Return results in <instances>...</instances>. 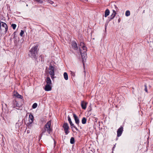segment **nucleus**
<instances>
[{"instance_id":"obj_1","label":"nucleus","mask_w":153,"mask_h":153,"mask_svg":"<svg viewBox=\"0 0 153 153\" xmlns=\"http://www.w3.org/2000/svg\"><path fill=\"white\" fill-rule=\"evenodd\" d=\"M79 47V48L80 52L82 56V61L83 66H84V62L85 61L87 56V48L84 45V43L82 42L80 43Z\"/></svg>"},{"instance_id":"obj_2","label":"nucleus","mask_w":153,"mask_h":153,"mask_svg":"<svg viewBox=\"0 0 153 153\" xmlns=\"http://www.w3.org/2000/svg\"><path fill=\"white\" fill-rule=\"evenodd\" d=\"M51 122L50 121H48L44 126L43 128L42 129L41 133L40 134L41 137H42L43 134L47 132L48 134H50L52 131V128L51 127Z\"/></svg>"},{"instance_id":"obj_3","label":"nucleus","mask_w":153,"mask_h":153,"mask_svg":"<svg viewBox=\"0 0 153 153\" xmlns=\"http://www.w3.org/2000/svg\"><path fill=\"white\" fill-rule=\"evenodd\" d=\"M38 47L37 45L34 46L31 49L29 55L31 58L35 59L36 58Z\"/></svg>"},{"instance_id":"obj_4","label":"nucleus","mask_w":153,"mask_h":153,"mask_svg":"<svg viewBox=\"0 0 153 153\" xmlns=\"http://www.w3.org/2000/svg\"><path fill=\"white\" fill-rule=\"evenodd\" d=\"M46 84L44 88L45 91H49L52 90V82L50 78L48 76L46 77Z\"/></svg>"},{"instance_id":"obj_5","label":"nucleus","mask_w":153,"mask_h":153,"mask_svg":"<svg viewBox=\"0 0 153 153\" xmlns=\"http://www.w3.org/2000/svg\"><path fill=\"white\" fill-rule=\"evenodd\" d=\"M2 20H0V31L6 33L8 30L7 26L6 23L1 21Z\"/></svg>"},{"instance_id":"obj_6","label":"nucleus","mask_w":153,"mask_h":153,"mask_svg":"<svg viewBox=\"0 0 153 153\" xmlns=\"http://www.w3.org/2000/svg\"><path fill=\"white\" fill-rule=\"evenodd\" d=\"M49 69V73L50 75L51 78L52 79H53L54 78V76L55 75L54 71V68L51 64H50Z\"/></svg>"},{"instance_id":"obj_7","label":"nucleus","mask_w":153,"mask_h":153,"mask_svg":"<svg viewBox=\"0 0 153 153\" xmlns=\"http://www.w3.org/2000/svg\"><path fill=\"white\" fill-rule=\"evenodd\" d=\"M62 127L64 129L65 134L66 135L68 134L69 132V131L68 130L69 126L68 123H64L62 126Z\"/></svg>"},{"instance_id":"obj_8","label":"nucleus","mask_w":153,"mask_h":153,"mask_svg":"<svg viewBox=\"0 0 153 153\" xmlns=\"http://www.w3.org/2000/svg\"><path fill=\"white\" fill-rule=\"evenodd\" d=\"M12 107L13 108H16L17 109L19 107V105L16 100H13L12 103Z\"/></svg>"},{"instance_id":"obj_9","label":"nucleus","mask_w":153,"mask_h":153,"mask_svg":"<svg viewBox=\"0 0 153 153\" xmlns=\"http://www.w3.org/2000/svg\"><path fill=\"white\" fill-rule=\"evenodd\" d=\"M123 131V127L122 126H121L119 128L117 131V137H119L121 136Z\"/></svg>"},{"instance_id":"obj_10","label":"nucleus","mask_w":153,"mask_h":153,"mask_svg":"<svg viewBox=\"0 0 153 153\" xmlns=\"http://www.w3.org/2000/svg\"><path fill=\"white\" fill-rule=\"evenodd\" d=\"M34 120V117L33 115L31 114H30L29 115V123H28L29 125L33 123Z\"/></svg>"},{"instance_id":"obj_11","label":"nucleus","mask_w":153,"mask_h":153,"mask_svg":"<svg viewBox=\"0 0 153 153\" xmlns=\"http://www.w3.org/2000/svg\"><path fill=\"white\" fill-rule=\"evenodd\" d=\"M73 117L75 120V123L77 124L78 126H79V120L77 116L75 114H73Z\"/></svg>"},{"instance_id":"obj_12","label":"nucleus","mask_w":153,"mask_h":153,"mask_svg":"<svg viewBox=\"0 0 153 153\" xmlns=\"http://www.w3.org/2000/svg\"><path fill=\"white\" fill-rule=\"evenodd\" d=\"M87 103L84 101L81 102V106L82 108L83 109H85L86 108Z\"/></svg>"},{"instance_id":"obj_13","label":"nucleus","mask_w":153,"mask_h":153,"mask_svg":"<svg viewBox=\"0 0 153 153\" xmlns=\"http://www.w3.org/2000/svg\"><path fill=\"white\" fill-rule=\"evenodd\" d=\"M72 48L75 50H77L78 48L76 43L75 42H73L72 43Z\"/></svg>"},{"instance_id":"obj_14","label":"nucleus","mask_w":153,"mask_h":153,"mask_svg":"<svg viewBox=\"0 0 153 153\" xmlns=\"http://www.w3.org/2000/svg\"><path fill=\"white\" fill-rule=\"evenodd\" d=\"M110 13V11L108 9H107L105 12V17H106L108 16Z\"/></svg>"},{"instance_id":"obj_15","label":"nucleus","mask_w":153,"mask_h":153,"mask_svg":"<svg viewBox=\"0 0 153 153\" xmlns=\"http://www.w3.org/2000/svg\"><path fill=\"white\" fill-rule=\"evenodd\" d=\"M116 12L114 10H113V13H112L111 15L110 16V20H111L112 19H113L114 18V16H115V15L116 14Z\"/></svg>"},{"instance_id":"obj_16","label":"nucleus","mask_w":153,"mask_h":153,"mask_svg":"<svg viewBox=\"0 0 153 153\" xmlns=\"http://www.w3.org/2000/svg\"><path fill=\"white\" fill-rule=\"evenodd\" d=\"M64 77L65 79L67 80L68 79V76L66 72H64L63 74Z\"/></svg>"},{"instance_id":"obj_17","label":"nucleus","mask_w":153,"mask_h":153,"mask_svg":"<svg viewBox=\"0 0 153 153\" xmlns=\"http://www.w3.org/2000/svg\"><path fill=\"white\" fill-rule=\"evenodd\" d=\"M14 96H16L17 98L20 99H22V97L18 93H16L14 94Z\"/></svg>"},{"instance_id":"obj_18","label":"nucleus","mask_w":153,"mask_h":153,"mask_svg":"<svg viewBox=\"0 0 153 153\" xmlns=\"http://www.w3.org/2000/svg\"><path fill=\"white\" fill-rule=\"evenodd\" d=\"M87 120L85 117H83L82 120V123L83 124H85L86 123Z\"/></svg>"},{"instance_id":"obj_19","label":"nucleus","mask_w":153,"mask_h":153,"mask_svg":"<svg viewBox=\"0 0 153 153\" xmlns=\"http://www.w3.org/2000/svg\"><path fill=\"white\" fill-rule=\"evenodd\" d=\"M75 142L74 138L73 137H72L70 139V143L71 144H73Z\"/></svg>"},{"instance_id":"obj_20","label":"nucleus","mask_w":153,"mask_h":153,"mask_svg":"<svg viewBox=\"0 0 153 153\" xmlns=\"http://www.w3.org/2000/svg\"><path fill=\"white\" fill-rule=\"evenodd\" d=\"M130 12L129 10H127L125 13V15L126 16H128L130 15Z\"/></svg>"},{"instance_id":"obj_21","label":"nucleus","mask_w":153,"mask_h":153,"mask_svg":"<svg viewBox=\"0 0 153 153\" xmlns=\"http://www.w3.org/2000/svg\"><path fill=\"white\" fill-rule=\"evenodd\" d=\"M34 1H36L37 2L42 4L43 3V1L42 0H34Z\"/></svg>"},{"instance_id":"obj_22","label":"nucleus","mask_w":153,"mask_h":153,"mask_svg":"<svg viewBox=\"0 0 153 153\" xmlns=\"http://www.w3.org/2000/svg\"><path fill=\"white\" fill-rule=\"evenodd\" d=\"M37 106V104L36 103H34L32 105V108L33 109L36 108Z\"/></svg>"},{"instance_id":"obj_23","label":"nucleus","mask_w":153,"mask_h":153,"mask_svg":"<svg viewBox=\"0 0 153 153\" xmlns=\"http://www.w3.org/2000/svg\"><path fill=\"white\" fill-rule=\"evenodd\" d=\"M70 124L71 126H72L71 127V128H72V127H73L75 129L76 131H78V128L75 126H74V124H73L72 123L71 124Z\"/></svg>"},{"instance_id":"obj_24","label":"nucleus","mask_w":153,"mask_h":153,"mask_svg":"<svg viewBox=\"0 0 153 153\" xmlns=\"http://www.w3.org/2000/svg\"><path fill=\"white\" fill-rule=\"evenodd\" d=\"M16 24H13L11 25V27H12L13 29L15 30L16 29Z\"/></svg>"},{"instance_id":"obj_25","label":"nucleus","mask_w":153,"mask_h":153,"mask_svg":"<svg viewBox=\"0 0 153 153\" xmlns=\"http://www.w3.org/2000/svg\"><path fill=\"white\" fill-rule=\"evenodd\" d=\"M68 120L70 124H71L72 123L71 121V120L70 117L69 116H68Z\"/></svg>"},{"instance_id":"obj_26","label":"nucleus","mask_w":153,"mask_h":153,"mask_svg":"<svg viewBox=\"0 0 153 153\" xmlns=\"http://www.w3.org/2000/svg\"><path fill=\"white\" fill-rule=\"evenodd\" d=\"M24 31L23 30H21V32L20 33V36H22L23 34H24Z\"/></svg>"},{"instance_id":"obj_27","label":"nucleus","mask_w":153,"mask_h":153,"mask_svg":"<svg viewBox=\"0 0 153 153\" xmlns=\"http://www.w3.org/2000/svg\"><path fill=\"white\" fill-rule=\"evenodd\" d=\"M4 116H5L7 118H9V114L7 113V114H4Z\"/></svg>"},{"instance_id":"obj_28","label":"nucleus","mask_w":153,"mask_h":153,"mask_svg":"<svg viewBox=\"0 0 153 153\" xmlns=\"http://www.w3.org/2000/svg\"><path fill=\"white\" fill-rule=\"evenodd\" d=\"M48 2L51 4H53V2L51 0H48Z\"/></svg>"},{"instance_id":"obj_29","label":"nucleus","mask_w":153,"mask_h":153,"mask_svg":"<svg viewBox=\"0 0 153 153\" xmlns=\"http://www.w3.org/2000/svg\"><path fill=\"white\" fill-rule=\"evenodd\" d=\"M144 86L145 87L144 90H145V91H146V92H147V87L146 86V85L145 84L144 85Z\"/></svg>"},{"instance_id":"obj_30","label":"nucleus","mask_w":153,"mask_h":153,"mask_svg":"<svg viewBox=\"0 0 153 153\" xmlns=\"http://www.w3.org/2000/svg\"><path fill=\"white\" fill-rule=\"evenodd\" d=\"M71 74L72 76H74L75 75V73L73 72H72L71 71Z\"/></svg>"},{"instance_id":"obj_31","label":"nucleus","mask_w":153,"mask_h":153,"mask_svg":"<svg viewBox=\"0 0 153 153\" xmlns=\"http://www.w3.org/2000/svg\"><path fill=\"white\" fill-rule=\"evenodd\" d=\"M107 25H108V24H105V30H106V28H107Z\"/></svg>"},{"instance_id":"obj_32","label":"nucleus","mask_w":153,"mask_h":153,"mask_svg":"<svg viewBox=\"0 0 153 153\" xmlns=\"http://www.w3.org/2000/svg\"><path fill=\"white\" fill-rule=\"evenodd\" d=\"M120 19H118V22H120Z\"/></svg>"},{"instance_id":"obj_33","label":"nucleus","mask_w":153,"mask_h":153,"mask_svg":"<svg viewBox=\"0 0 153 153\" xmlns=\"http://www.w3.org/2000/svg\"><path fill=\"white\" fill-rule=\"evenodd\" d=\"M13 34H14V35H15V32H14V33H13Z\"/></svg>"},{"instance_id":"obj_34","label":"nucleus","mask_w":153,"mask_h":153,"mask_svg":"<svg viewBox=\"0 0 153 153\" xmlns=\"http://www.w3.org/2000/svg\"><path fill=\"white\" fill-rule=\"evenodd\" d=\"M114 146L113 147V149H114Z\"/></svg>"},{"instance_id":"obj_35","label":"nucleus","mask_w":153,"mask_h":153,"mask_svg":"<svg viewBox=\"0 0 153 153\" xmlns=\"http://www.w3.org/2000/svg\"><path fill=\"white\" fill-rule=\"evenodd\" d=\"M26 6H28V5H27H27H26Z\"/></svg>"},{"instance_id":"obj_36","label":"nucleus","mask_w":153,"mask_h":153,"mask_svg":"<svg viewBox=\"0 0 153 153\" xmlns=\"http://www.w3.org/2000/svg\"><path fill=\"white\" fill-rule=\"evenodd\" d=\"M5 104V105L6 106H7V105H6V104Z\"/></svg>"},{"instance_id":"obj_37","label":"nucleus","mask_w":153,"mask_h":153,"mask_svg":"<svg viewBox=\"0 0 153 153\" xmlns=\"http://www.w3.org/2000/svg\"><path fill=\"white\" fill-rule=\"evenodd\" d=\"M2 106H3V104H2Z\"/></svg>"}]
</instances>
